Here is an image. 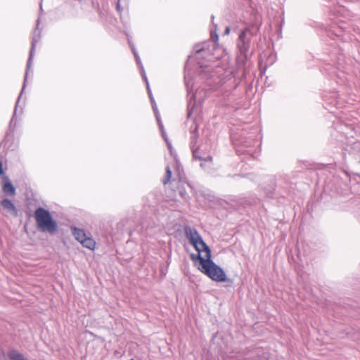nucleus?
<instances>
[{
	"mask_svg": "<svg viewBox=\"0 0 360 360\" xmlns=\"http://www.w3.org/2000/svg\"><path fill=\"white\" fill-rule=\"evenodd\" d=\"M198 259L199 261L198 269L202 273L214 281H226L227 278L224 271L211 259V251H210V254L206 253V258L198 254Z\"/></svg>",
	"mask_w": 360,
	"mask_h": 360,
	"instance_id": "1",
	"label": "nucleus"
},
{
	"mask_svg": "<svg viewBox=\"0 0 360 360\" xmlns=\"http://www.w3.org/2000/svg\"><path fill=\"white\" fill-rule=\"evenodd\" d=\"M255 34L256 32L250 27H248L239 32L236 40V48L238 52L237 62L239 65H244L248 60L251 41Z\"/></svg>",
	"mask_w": 360,
	"mask_h": 360,
	"instance_id": "2",
	"label": "nucleus"
},
{
	"mask_svg": "<svg viewBox=\"0 0 360 360\" xmlns=\"http://www.w3.org/2000/svg\"><path fill=\"white\" fill-rule=\"evenodd\" d=\"M34 217L37 226L41 231L48 232L51 234L56 232L57 224L48 210L43 207L37 208L34 212Z\"/></svg>",
	"mask_w": 360,
	"mask_h": 360,
	"instance_id": "3",
	"label": "nucleus"
},
{
	"mask_svg": "<svg viewBox=\"0 0 360 360\" xmlns=\"http://www.w3.org/2000/svg\"><path fill=\"white\" fill-rule=\"evenodd\" d=\"M130 46H131V50L133 51V53H134V55L135 56L136 63H137V65L139 67V69H140L141 73L142 75V77H143V78L144 79V80L146 82L149 97H150V101H151L152 107H153L154 113L155 115V117H156L158 125H159V128H160V129L161 131L162 136L164 138L165 141L167 142L168 148L171 150V144L167 141V136H166V134H165V131L164 130L163 124H162V122L160 120V115H159L158 109H157L156 103H155L154 98L153 97V95L151 94V91H150V87H149V84H148V79H147V77H146V75L145 70L143 69V65L141 63L140 57L139 56L137 52L136 51L134 46V45H130Z\"/></svg>",
	"mask_w": 360,
	"mask_h": 360,
	"instance_id": "4",
	"label": "nucleus"
},
{
	"mask_svg": "<svg viewBox=\"0 0 360 360\" xmlns=\"http://www.w3.org/2000/svg\"><path fill=\"white\" fill-rule=\"evenodd\" d=\"M184 231L185 235L189 240L190 243L193 245V247L199 253L201 251H205L206 253L210 254V248L203 241L202 237L195 229L191 228L190 226H186Z\"/></svg>",
	"mask_w": 360,
	"mask_h": 360,
	"instance_id": "5",
	"label": "nucleus"
},
{
	"mask_svg": "<svg viewBox=\"0 0 360 360\" xmlns=\"http://www.w3.org/2000/svg\"><path fill=\"white\" fill-rule=\"evenodd\" d=\"M39 24V20H37V28L34 30V34H33L32 41V46H31V49H30V57H29V59H28V61H27V71L25 72L24 84H23L22 89L21 91V93H20V96L18 97V101H17V103H16L14 115H15L19 100H20V97H21V96H22V94L23 93L24 89H25V85H26L27 78V76H28V72H29L30 68L31 65H32V58L34 57L36 45H37V42L39 41V39L41 38L40 31H39L37 30L38 29L37 27H38ZM14 116L15 115L13 116V118H12V120L11 121V123H12L13 122Z\"/></svg>",
	"mask_w": 360,
	"mask_h": 360,
	"instance_id": "6",
	"label": "nucleus"
},
{
	"mask_svg": "<svg viewBox=\"0 0 360 360\" xmlns=\"http://www.w3.org/2000/svg\"><path fill=\"white\" fill-rule=\"evenodd\" d=\"M223 71L224 70L221 68L214 70L211 67L205 66L201 74L202 77L208 81L209 85L212 84V82L217 85H221L225 82V78H221Z\"/></svg>",
	"mask_w": 360,
	"mask_h": 360,
	"instance_id": "7",
	"label": "nucleus"
},
{
	"mask_svg": "<svg viewBox=\"0 0 360 360\" xmlns=\"http://www.w3.org/2000/svg\"><path fill=\"white\" fill-rule=\"evenodd\" d=\"M71 230L75 239L79 241L83 247L91 250H94L96 242L92 238L88 236L83 229L72 226L71 227Z\"/></svg>",
	"mask_w": 360,
	"mask_h": 360,
	"instance_id": "8",
	"label": "nucleus"
},
{
	"mask_svg": "<svg viewBox=\"0 0 360 360\" xmlns=\"http://www.w3.org/2000/svg\"><path fill=\"white\" fill-rule=\"evenodd\" d=\"M231 139L233 145L236 147V151H243L242 148H248L252 146L255 140L254 136H246V133L242 131L239 135L232 134Z\"/></svg>",
	"mask_w": 360,
	"mask_h": 360,
	"instance_id": "9",
	"label": "nucleus"
},
{
	"mask_svg": "<svg viewBox=\"0 0 360 360\" xmlns=\"http://www.w3.org/2000/svg\"><path fill=\"white\" fill-rule=\"evenodd\" d=\"M194 135L191 137V150L193 153V157L195 160H200L201 162H207L212 160V157L206 153L202 148V146L195 148L194 146ZM200 166H203V162H201Z\"/></svg>",
	"mask_w": 360,
	"mask_h": 360,
	"instance_id": "10",
	"label": "nucleus"
},
{
	"mask_svg": "<svg viewBox=\"0 0 360 360\" xmlns=\"http://www.w3.org/2000/svg\"><path fill=\"white\" fill-rule=\"evenodd\" d=\"M2 191L4 194L9 196H14L16 193L15 188L7 176L4 177Z\"/></svg>",
	"mask_w": 360,
	"mask_h": 360,
	"instance_id": "11",
	"label": "nucleus"
},
{
	"mask_svg": "<svg viewBox=\"0 0 360 360\" xmlns=\"http://www.w3.org/2000/svg\"><path fill=\"white\" fill-rule=\"evenodd\" d=\"M3 208L13 216H17L18 211L15 208V205L9 199H4L1 202Z\"/></svg>",
	"mask_w": 360,
	"mask_h": 360,
	"instance_id": "12",
	"label": "nucleus"
},
{
	"mask_svg": "<svg viewBox=\"0 0 360 360\" xmlns=\"http://www.w3.org/2000/svg\"><path fill=\"white\" fill-rule=\"evenodd\" d=\"M203 91V90H197L195 94H193L191 98V101L188 103V108H189V110H188V117H191V115H192V108L190 109V107L191 105V99L193 100V102H194V104H195L196 103H200V94Z\"/></svg>",
	"mask_w": 360,
	"mask_h": 360,
	"instance_id": "13",
	"label": "nucleus"
},
{
	"mask_svg": "<svg viewBox=\"0 0 360 360\" xmlns=\"http://www.w3.org/2000/svg\"><path fill=\"white\" fill-rule=\"evenodd\" d=\"M8 357L11 360H26L24 356L16 350H11L8 352Z\"/></svg>",
	"mask_w": 360,
	"mask_h": 360,
	"instance_id": "14",
	"label": "nucleus"
},
{
	"mask_svg": "<svg viewBox=\"0 0 360 360\" xmlns=\"http://www.w3.org/2000/svg\"><path fill=\"white\" fill-rule=\"evenodd\" d=\"M276 56L274 53H271L266 61V65H271L276 61Z\"/></svg>",
	"mask_w": 360,
	"mask_h": 360,
	"instance_id": "15",
	"label": "nucleus"
},
{
	"mask_svg": "<svg viewBox=\"0 0 360 360\" xmlns=\"http://www.w3.org/2000/svg\"><path fill=\"white\" fill-rule=\"evenodd\" d=\"M172 176V172L170 170V168L169 166L166 167V175L165 177L163 179V184H166L170 179Z\"/></svg>",
	"mask_w": 360,
	"mask_h": 360,
	"instance_id": "16",
	"label": "nucleus"
},
{
	"mask_svg": "<svg viewBox=\"0 0 360 360\" xmlns=\"http://www.w3.org/2000/svg\"><path fill=\"white\" fill-rule=\"evenodd\" d=\"M184 79H185V83H186V88H187L188 93V94H191V91L189 89L190 81L188 80V78L187 75H185Z\"/></svg>",
	"mask_w": 360,
	"mask_h": 360,
	"instance_id": "17",
	"label": "nucleus"
},
{
	"mask_svg": "<svg viewBox=\"0 0 360 360\" xmlns=\"http://www.w3.org/2000/svg\"><path fill=\"white\" fill-rule=\"evenodd\" d=\"M179 194H180V195H181L183 198H184V199H186V198L187 193H186V191H185L184 189H181V188H180V189H179Z\"/></svg>",
	"mask_w": 360,
	"mask_h": 360,
	"instance_id": "18",
	"label": "nucleus"
},
{
	"mask_svg": "<svg viewBox=\"0 0 360 360\" xmlns=\"http://www.w3.org/2000/svg\"><path fill=\"white\" fill-rule=\"evenodd\" d=\"M230 30H231L230 27H226V30L224 31V34H226V35L229 34Z\"/></svg>",
	"mask_w": 360,
	"mask_h": 360,
	"instance_id": "19",
	"label": "nucleus"
},
{
	"mask_svg": "<svg viewBox=\"0 0 360 360\" xmlns=\"http://www.w3.org/2000/svg\"><path fill=\"white\" fill-rule=\"evenodd\" d=\"M3 173L2 163L0 162V175Z\"/></svg>",
	"mask_w": 360,
	"mask_h": 360,
	"instance_id": "20",
	"label": "nucleus"
},
{
	"mask_svg": "<svg viewBox=\"0 0 360 360\" xmlns=\"http://www.w3.org/2000/svg\"><path fill=\"white\" fill-rule=\"evenodd\" d=\"M203 51H204V49H199V50L196 51V52H197V53H198V54H200L201 52H203Z\"/></svg>",
	"mask_w": 360,
	"mask_h": 360,
	"instance_id": "21",
	"label": "nucleus"
},
{
	"mask_svg": "<svg viewBox=\"0 0 360 360\" xmlns=\"http://www.w3.org/2000/svg\"><path fill=\"white\" fill-rule=\"evenodd\" d=\"M225 72L228 74V75L226 76V77H227L231 76V75L232 74V72H231V71H226Z\"/></svg>",
	"mask_w": 360,
	"mask_h": 360,
	"instance_id": "22",
	"label": "nucleus"
},
{
	"mask_svg": "<svg viewBox=\"0 0 360 360\" xmlns=\"http://www.w3.org/2000/svg\"><path fill=\"white\" fill-rule=\"evenodd\" d=\"M214 37H215L216 40L217 41L218 40V35L217 34H214Z\"/></svg>",
	"mask_w": 360,
	"mask_h": 360,
	"instance_id": "23",
	"label": "nucleus"
},
{
	"mask_svg": "<svg viewBox=\"0 0 360 360\" xmlns=\"http://www.w3.org/2000/svg\"><path fill=\"white\" fill-rule=\"evenodd\" d=\"M117 10H119V9H120V4H119V3H117Z\"/></svg>",
	"mask_w": 360,
	"mask_h": 360,
	"instance_id": "24",
	"label": "nucleus"
}]
</instances>
